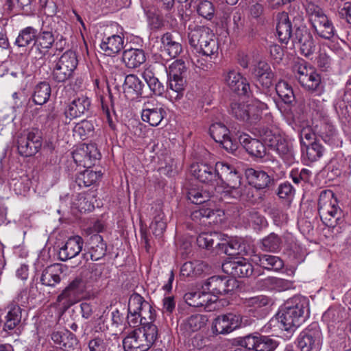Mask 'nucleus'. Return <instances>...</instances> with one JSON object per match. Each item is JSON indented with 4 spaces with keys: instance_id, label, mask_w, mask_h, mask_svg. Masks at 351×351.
Returning a JSON list of instances; mask_svg holds the SVG:
<instances>
[{
    "instance_id": "nucleus-43",
    "label": "nucleus",
    "mask_w": 351,
    "mask_h": 351,
    "mask_svg": "<svg viewBox=\"0 0 351 351\" xmlns=\"http://www.w3.org/2000/svg\"><path fill=\"white\" fill-rule=\"evenodd\" d=\"M282 240L280 237L274 232L270 233L261 240V248L263 251L277 252L280 250Z\"/></svg>"
},
{
    "instance_id": "nucleus-14",
    "label": "nucleus",
    "mask_w": 351,
    "mask_h": 351,
    "mask_svg": "<svg viewBox=\"0 0 351 351\" xmlns=\"http://www.w3.org/2000/svg\"><path fill=\"white\" fill-rule=\"evenodd\" d=\"M85 291V283L82 278H76L58 296L57 302L64 308L77 302Z\"/></svg>"
},
{
    "instance_id": "nucleus-9",
    "label": "nucleus",
    "mask_w": 351,
    "mask_h": 351,
    "mask_svg": "<svg viewBox=\"0 0 351 351\" xmlns=\"http://www.w3.org/2000/svg\"><path fill=\"white\" fill-rule=\"evenodd\" d=\"M77 64L75 53L71 50L65 51L52 67V80L57 83H64L70 80L73 77Z\"/></svg>"
},
{
    "instance_id": "nucleus-7",
    "label": "nucleus",
    "mask_w": 351,
    "mask_h": 351,
    "mask_svg": "<svg viewBox=\"0 0 351 351\" xmlns=\"http://www.w3.org/2000/svg\"><path fill=\"white\" fill-rule=\"evenodd\" d=\"M266 109H267V105L256 99L248 104L232 103L230 106V113L241 121L255 124L261 120L263 111Z\"/></svg>"
},
{
    "instance_id": "nucleus-10",
    "label": "nucleus",
    "mask_w": 351,
    "mask_h": 351,
    "mask_svg": "<svg viewBox=\"0 0 351 351\" xmlns=\"http://www.w3.org/2000/svg\"><path fill=\"white\" fill-rule=\"evenodd\" d=\"M186 66L184 60H175L169 67L168 87L169 94L176 99L182 97L186 85Z\"/></svg>"
},
{
    "instance_id": "nucleus-23",
    "label": "nucleus",
    "mask_w": 351,
    "mask_h": 351,
    "mask_svg": "<svg viewBox=\"0 0 351 351\" xmlns=\"http://www.w3.org/2000/svg\"><path fill=\"white\" fill-rule=\"evenodd\" d=\"M225 81L230 88L239 95L252 96L250 84L246 78L234 70L230 71L225 76Z\"/></svg>"
},
{
    "instance_id": "nucleus-51",
    "label": "nucleus",
    "mask_w": 351,
    "mask_h": 351,
    "mask_svg": "<svg viewBox=\"0 0 351 351\" xmlns=\"http://www.w3.org/2000/svg\"><path fill=\"white\" fill-rule=\"evenodd\" d=\"M188 199L195 204H201L210 201L211 193L200 188H191L187 193Z\"/></svg>"
},
{
    "instance_id": "nucleus-55",
    "label": "nucleus",
    "mask_w": 351,
    "mask_h": 351,
    "mask_svg": "<svg viewBox=\"0 0 351 351\" xmlns=\"http://www.w3.org/2000/svg\"><path fill=\"white\" fill-rule=\"evenodd\" d=\"M234 168V166L224 162H216V186L221 185V183L224 180V178H226L230 172H232Z\"/></svg>"
},
{
    "instance_id": "nucleus-27",
    "label": "nucleus",
    "mask_w": 351,
    "mask_h": 351,
    "mask_svg": "<svg viewBox=\"0 0 351 351\" xmlns=\"http://www.w3.org/2000/svg\"><path fill=\"white\" fill-rule=\"evenodd\" d=\"M245 176L249 184L257 189H264L274 184L275 180L264 171L248 168Z\"/></svg>"
},
{
    "instance_id": "nucleus-30",
    "label": "nucleus",
    "mask_w": 351,
    "mask_h": 351,
    "mask_svg": "<svg viewBox=\"0 0 351 351\" xmlns=\"http://www.w3.org/2000/svg\"><path fill=\"white\" fill-rule=\"evenodd\" d=\"M178 34L167 32L161 37V47L171 58H175L182 51V46L179 40Z\"/></svg>"
},
{
    "instance_id": "nucleus-19",
    "label": "nucleus",
    "mask_w": 351,
    "mask_h": 351,
    "mask_svg": "<svg viewBox=\"0 0 351 351\" xmlns=\"http://www.w3.org/2000/svg\"><path fill=\"white\" fill-rule=\"evenodd\" d=\"M241 322V319L239 315L232 313L220 315L213 322V332L216 335L228 334L239 328Z\"/></svg>"
},
{
    "instance_id": "nucleus-58",
    "label": "nucleus",
    "mask_w": 351,
    "mask_h": 351,
    "mask_svg": "<svg viewBox=\"0 0 351 351\" xmlns=\"http://www.w3.org/2000/svg\"><path fill=\"white\" fill-rule=\"evenodd\" d=\"M311 175V171L309 169L305 168L301 169L298 168L293 169L290 172V177L291 178L293 182L297 184L302 182H308Z\"/></svg>"
},
{
    "instance_id": "nucleus-25",
    "label": "nucleus",
    "mask_w": 351,
    "mask_h": 351,
    "mask_svg": "<svg viewBox=\"0 0 351 351\" xmlns=\"http://www.w3.org/2000/svg\"><path fill=\"white\" fill-rule=\"evenodd\" d=\"M156 317V311L150 304H145V307L136 316L132 315H128L127 316L128 322L130 326L136 327L138 325H141L140 328H144L149 326H156L154 324Z\"/></svg>"
},
{
    "instance_id": "nucleus-17",
    "label": "nucleus",
    "mask_w": 351,
    "mask_h": 351,
    "mask_svg": "<svg viewBox=\"0 0 351 351\" xmlns=\"http://www.w3.org/2000/svg\"><path fill=\"white\" fill-rule=\"evenodd\" d=\"M100 158V152L95 144H83L73 152L75 163L86 168L95 165Z\"/></svg>"
},
{
    "instance_id": "nucleus-46",
    "label": "nucleus",
    "mask_w": 351,
    "mask_h": 351,
    "mask_svg": "<svg viewBox=\"0 0 351 351\" xmlns=\"http://www.w3.org/2000/svg\"><path fill=\"white\" fill-rule=\"evenodd\" d=\"M37 30L32 27H27L19 32L14 44L19 47H25L35 42Z\"/></svg>"
},
{
    "instance_id": "nucleus-63",
    "label": "nucleus",
    "mask_w": 351,
    "mask_h": 351,
    "mask_svg": "<svg viewBox=\"0 0 351 351\" xmlns=\"http://www.w3.org/2000/svg\"><path fill=\"white\" fill-rule=\"evenodd\" d=\"M62 343H61L60 348L66 351L74 350L78 346V340L75 335L69 330L64 332V335L62 336Z\"/></svg>"
},
{
    "instance_id": "nucleus-18",
    "label": "nucleus",
    "mask_w": 351,
    "mask_h": 351,
    "mask_svg": "<svg viewBox=\"0 0 351 351\" xmlns=\"http://www.w3.org/2000/svg\"><path fill=\"white\" fill-rule=\"evenodd\" d=\"M235 280L227 277L212 276L209 278L203 285L202 289L206 291L210 295L217 297L219 295H224L232 291L235 286Z\"/></svg>"
},
{
    "instance_id": "nucleus-33",
    "label": "nucleus",
    "mask_w": 351,
    "mask_h": 351,
    "mask_svg": "<svg viewBox=\"0 0 351 351\" xmlns=\"http://www.w3.org/2000/svg\"><path fill=\"white\" fill-rule=\"evenodd\" d=\"M184 299L187 304L193 307H204L207 308L209 305L216 301L213 300L211 295L205 290L202 291H192L184 294Z\"/></svg>"
},
{
    "instance_id": "nucleus-34",
    "label": "nucleus",
    "mask_w": 351,
    "mask_h": 351,
    "mask_svg": "<svg viewBox=\"0 0 351 351\" xmlns=\"http://www.w3.org/2000/svg\"><path fill=\"white\" fill-rule=\"evenodd\" d=\"M123 36L113 34L102 39L100 48L106 56H111L119 53L123 48Z\"/></svg>"
},
{
    "instance_id": "nucleus-59",
    "label": "nucleus",
    "mask_w": 351,
    "mask_h": 351,
    "mask_svg": "<svg viewBox=\"0 0 351 351\" xmlns=\"http://www.w3.org/2000/svg\"><path fill=\"white\" fill-rule=\"evenodd\" d=\"M197 12L203 18L210 20L215 15V8L212 2L203 0L198 4Z\"/></svg>"
},
{
    "instance_id": "nucleus-8",
    "label": "nucleus",
    "mask_w": 351,
    "mask_h": 351,
    "mask_svg": "<svg viewBox=\"0 0 351 351\" xmlns=\"http://www.w3.org/2000/svg\"><path fill=\"white\" fill-rule=\"evenodd\" d=\"M306 12L313 28L319 37L330 40L335 36V27L321 8L314 3H308Z\"/></svg>"
},
{
    "instance_id": "nucleus-35",
    "label": "nucleus",
    "mask_w": 351,
    "mask_h": 351,
    "mask_svg": "<svg viewBox=\"0 0 351 351\" xmlns=\"http://www.w3.org/2000/svg\"><path fill=\"white\" fill-rule=\"evenodd\" d=\"M45 23V22H43V25L40 32L36 34L35 43L34 44V46L36 47L38 51L40 58L45 55L43 49L48 51L51 48L55 42L52 32L44 28Z\"/></svg>"
},
{
    "instance_id": "nucleus-38",
    "label": "nucleus",
    "mask_w": 351,
    "mask_h": 351,
    "mask_svg": "<svg viewBox=\"0 0 351 351\" xmlns=\"http://www.w3.org/2000/svg\"><path fill=\"white\" fill-rule=\"evenodd\" d=\"M51 93L50 84L47 82H40L34 88L33 101L36 105H43L49 99Z\"/></svg>"
},
{
    "instance_id": "nucleus-44",
    "label": "nucleus",
    "mask_w": 351,
    "mask_h": 351,
    "mask_svg": "<svg viewBox=\"0 0 351 351\" xmlns=\"http://www.w3.org/2000/svg\"><path fill=\"white\" fill-rule=\"evenodd\" d=\"M10 189L16 195H25L30 188V181L25 175L12 178L9 182Z\"/></svg>"
},
{
    "instance_id": "nucleus-15",
    "label": "nucleus",
    "mask_w": 351,
    "mask_h": 351,
    "mask_svg": "<svg viewBox=\"0 0 351 351\" xmlns=\"http://www.w3.org/2000/svg\"><path fill=\"white\" fill-rule=\"evenodd\" d=\"M291 19L294 21H302V12L299 10H291L289 12H282L277 14L276 31L280 41L287 43L292 35V25Z\"/></svg>"
},
{
    "instance_id": "nucleus-36",
    "label": "nucleus",
    "mask_w": 351,
    "mask_h": 351,
    "mask_svg": "<svg viewBox=\"0 0 351 351\" xmlns=\"http://www.w3.org/2000/svg\"><path fill=\"white\" fill-rule=\"evenodd\" d=\"M144 51L140 49L130 48L123 52L122 61L130 69H135L145 62Z\"/></svg>"
},
{
    "instance_id": "nucleus-47",
    "label": "nucleus",
    "mask_w": 351,
    "mask_h": 351,
    "mask_svg": "<svg viewBox=\"0 0 351 351\" xmlns=\"http://www.w3.org/2000/svg\"><path fill=\"white\" fill-rule=\"evenodd\" d=\"M271 299L266 295H257L245 299L243 304L246 307L250 308L251 311H259L269 306Z\"/></svg>"
},
{
    "instance_id": "nucleus-21",
    "label": "nucleus",
    "mask_w": 351,
    "mask_h": 351,
    "mask_svg": "<svg viewBox=\"0 0 351 351\" xmlns=\"http://www.w3.org/2000/svg\"><path fill=\"white\" fill-rule=\"evenodd\" d=\"M293 40L299 44L300 53L305 57L308 58L315 52V45L313 35L305 25L296 28Z\"/></svg>"
},
{
    "instance_id": "nucleus-26",
    "label": "nucleus",
    "mask_w": 351,
    "mask_h": 351,
    "mask_svg": "<svg viewBox=\"0 0 351 351\" xmlns=\"http://www.w3.org/2000/svg\"><path fill=\"white\" fill-rule=\"evenodd\" d=\"M190 171L193 176L203 183L216 186V171L214 167L203 162L193 163L191 165Z\"/></svg>"
},
{
    "instance_id": "nucleus-3",
    "label": "nucleus",
    "mask_w": 351,
    "mask_h": 351,
    "mask_svg": "<svg viewBox=\"0 0 351 351\" xmlns=\"http://www.w3.org/2000/svg\"><path fill=\"white\" fill-rule=\"evenodd\" d=\"M318 212L322 222L328 227L334 228L343 222V211L334 193L330 190H324L320 193Z\"/></svg>"
},
{
    "instance_id": "nucleus-56",
    "label": "nucleus",
    "mask_w": 351,
    "mask_h": 351,
    "mask_svg": "<svg viewBox=\"0 0 351 351\" xmlns=\"http://www.w3.org/2000/svg\"><path fill=\"white\" fill-rule=\"evenodd\" d=\"M324 148L318 141L310 143L306 145V157L310 162H315L319 159L324 154Z\"/></svg>"
},
{
    "instance_id": "nucleus-54",
    "label": "nucleus",
    "mask_w": 351,
    "mask_h": 351,
    "mask_svg": "<svg viewBox=\"0 0 351 351\" xmlns=\"http://www.w3.org/2000/svg\"><path fill=\"white\" fill-rule=\"evenodd\" d=\"M95 123L93 120H82L75 125L73 132L80 138L90 136L94 133Z\"/></svg>"
},
{
    "instance_id": "nucleus-42",
    "label": "nucleus",
    "mask_w": 351,
    "mask_h": 351,
    "mask_svg": "<svg viewBox=\"0 0 351 351\" xmlns=\"http://www.w3.org/2000/svg\"><path fill=\"white\" fill-rule=\"evenodd\" d=\"M206 265L199 261H189L182 265L180 269V275L183 277H196L201 275Z\"/></svg>"
},
{
    "instance_id": "nucleus-41",
    "label": "nucleus",
    "mask_w": 351,
    "mask_h": 351,
    "mask_svg": "<svg viewBox=\"0 0 351 351\" xmlns=\"http://www.w3.org/2000/svg\"><path fill=\"white\" fill-rule=\"evenodd\" d=\"M207 322L208 318L206 315L200 314L193 315L184 322L181 327H183L186 332L191 333L204 327Z\"/></svg>"
},
{
    "instance_id": "nucleus-2",
    "label": "nucleus",
    "mask_w": 351,
    "mask_h": 351,
    "mask_svg": "<svg viewBox=\"0 0 351 351\" xmlns=\"http://www.w3.org/2000/svg\"><path fill=\"white\" fill-rule=\"evenodd\" d=\"M189 43L197 53L210 58L217 55L218 44L208 27L195 25L193 28L189 27Z\"/></svg>"
},
{
    "instance_id": "nucleus-11",
    "label": "nucleus",
    "mask_w": 351,
    "mask_h": 351,
    "mask_svg": "<svg viewBox=\"0 0 351 351\" xmlns=\"http://www.w3.org/2000/svg\"><path fill=\"white\" fill-rule=\"evenodd\" d=\"M3 316L1 317L3 323V331L8 335H17L21 332L23 309L16 302L9 303L3 310Z\"/></svg>"
},
{
    "instance_id": "nucleus-28",
    "label": "nucleus",
    "mask_w": 351,
    "mask_h": 351,
    "mask_svg": "<svg viewBox=\"0 0 351 351\" xmlns=\"http://www.w3.org/2000/svg\"><path fill=\"white\" fill-rule=\"evenodd\" d=\"M90 107V100L86 96L75 98L70 102L64 110V115L71 121L81 117L88 112Z\"/></svg>"
},
{
    "instance_id": "nucleus-24",
    "label": "nucleus",
    "mask_w": 351,
    "mask_h": 351,
    "mask_svg": "<svg viewBox=\"0 0 351 351\" xmlns=\"http://www.w3.org/2000/svg\"><path fill=\"white\" fill-rule=\"evenodd\" d=\"M165 114V110L160 104L148 101L143 105L141 119L152 126H157L164 119Z\"/></svg>"
},
{
    "instance_id": "nucleus-4",
    "label": "nucleus",
    "mask_w": 351,
    "mask_h": 351,
    "mask_svg": "<svg viewBox=\"0 0 351 351\" xmlns=\"http://www.w3.org/2000/svg\"><path fill=\"white\" fill-rule=\"evenodd\" d=\"M158 336L157 326L134 328L123 339V349L125 351H148Z\"/></svg>"
},
{
    "instance_id": "nucleus-40",
    "label": "nucleus",
    "mask_w": 351,
    "mask_h": 351,
    "mask_svg": "<svg viewBox=\"0 0 351 351\" xmlns=\"http://www.w3.org/2000/svg\"><path fill=\"white\" fill-rule=\"evenodd\" d=\"M258 286L262 289L284 291L289 287V282L282 278L276 277H267L258 282Z\"/></svg>"
},
{
    "instance_id": "nucleus-12",
    "label": "nucleus",
    "mask_w": 351,
    "mask_h": 351,
    "mask_svg": "<svg viewBox=\"0 0 351 351\" xmlns=\"http://www.w3.org/2000/svg\"><path fill=\"white\" fill-rule=\"evenodd\" d=\"M322 346V332L317 324L302 331L297 339V347L300 351H319Z\"/></svg>"
},
{
    "instance_id": "nucleus-6",
    "label": "nucleus",
    "mask_w": 351,
    "mask_h": 351,
    "mask_svg": "<svg viewBox=\"0 0 351 351\" xmlns=\"http://www.w3.org/2000/svg\"><path fill=\"white\" fill-rule=\"evenodd\" d=\"M261 136L265 143L270 149L276 152L279 156L288 165L295 160L293 146L285 137L278 133H275L268 128H263Z\"/></svg>"
},
{
    "instance_id": "nucleus-13",
    "label": "nucleus",
    "mask_w": 351,
    "mask_h": 351,
    "mask_svg": "<svg viewBox=\"0 0 351 351\" xmlns=\"http://www.w3.org/2000/svg\"><path fill=\"white\" fill-rule=\"evenodd\" d=\"M17 147L19 154L25 157L36 154L42 145L40 132L38 129H32L18 136Z\"/></svg>"
},
{
    "instance_id": "nucleus-1",
    "label": "nucleus",
    "mask_w": 351,
    "mask_h": 351,
    "mask_svg": "<svg viewBox=\"0 0 351 351\" xmlns=\"http://www.w3.org/2000/svg\"><path fill=\"white\" fill-rule=\"evenodd\" d=\"M308 313V301L302 296L295 295L284 304L276 315L280 328L293 332L306 319Z\"/></svg>"
},
{
    "instance_id": "nucleus-32",
    "label": "nucleus",
    "mask_w": 351,
    "mask_h": 351,
    "mask_svg": "<svg viewBox=\"0 0 351 351\" xmlns=\"http://www.w3.org/2000/svg\"><path fill=\"white\" fill-rule=\"evenodd\" d=\"M62 275L63 269L60 265H51L43 271L40 281L45 286L55 287L62 280Z\"/></svg>"
},
{
    "instance_id": "nucleus-37",
    "label": "nucleus",
    "mask_w": 351,
    "mask_h": 351,
    "mask_svg": "<svg viewBox=\"0 0 351 351\" xmlns=\"http://www.w3.org/2000/svg\"><path fill=\"white\" fill-rule=\"evenodd\" d=\"M89 245L88 252L92 261H99L105 256L107 246L100 234H95L90 236Z\"/></svg>"
},
{
    "instance_id": "nucleus-20",
    "label": "nucleus",
    "mask_w": 351,
    "mask_h": 351,
    "mask_svg": "<svg viewBox=\"0 0 351 351\" xmlns=\"http://www.w3.org/2000/svg\"><path fill=\"white\" fill-rule=\"evenodd\" d=\"M123 88L125 97L130 99L138 97H147L150 95L146 85L134 74L125 76Z\"/></svg>"
},
{
    "instance_id": "nucleus-45",
    "label": "nucleus",
    "mask_w": 351,
    "mask_h": 351,
    "mask_svg": "<svg viewBox=\"0 0 351 351\" xmlns=\"http://www.w3.org/2000/svg\"><path fill=\"white\" fill-rule=\"evenodd\" d=\"M101 176L100 171H94L88 168L77 174L75 182L80 187H88L93 184Z\"/></svg>"
},
{
    "instance_id": "nucleus-64",
    "label": "nucleus",
    "mask_w": 351,
    "mask_h": 351,
    "mask_svg": "<svg viewBox=\"0 0 351 351\" xmlns=\"http://www.w3.org/2000/svg\"><path fill=\"white\" fill-rule=\"evenodd\" d=\"M276 347V342L269 337L259 336L256 351H274Z\"/></svg>"
},
{
    "instance_id": "nucleus-61",
    "label": "nucleus",
    "mask_w": 351,
    "mask_h": 351,
    "mask_svg": "<svg viewBox=\"0 0 351 351\" xmlns=\"http://www.w3.org/2000/svg\"><path fill=\"white\" fill-rule=\"evenodd\" d=\"M295 193V189L288 181H285L280 184L276 189V195L280 199H291L293 197Z\"/></svg>"
},
{
    "instance_id": "nucleus-52",
    "label": "nucleus",
    "mask_w": 351,
    "mask_h": 351,
    "mask_svg": "<svg viewBox=\"0 0 351 351\" xmlns=\"http://www.w3.org/2000/svg\"><path fill=\"white\" fill-rule=\"evenodd\" d=\"M144 80L149 88V92L150 95L154 94L161 95L164 90L165 87L158 80L157 77L154 76L153 73L149 71H145L143 73Z\"/></svg>"
},
{
    "instance_id": "nucleus-16",
    "label": "nucleus",
    "mask_w": 351,
    "mask_h": 351,
    "mask_svg": "<svg viewBox=\"0 0 351 351\" xmlns=\"http://www.w3.org/2000/svg\"><path fill=\"white\" fill-rule=\"evenodd\" d=\"M223 271L234 278L250 276L253 273L252 265L244 258L230 257L222 264Z\"/></svg>"
},
{
    "instance_id": "nucleus-57",
    "label": "nucleus",
    "mask_w": 351,
    "mask_h": 351,
    "mask_svg": "<svg viewBox=\"0 0 351 351\" xmlns=\"http://www.w3.org/2000/svg\"><path fill=\"white\" fill-rule=\"evenodd\" d=\"M350 98L351 94H349L346 97L344 93L340 98L335 101L334 108L339 118H347V117L349 116L350 112L348 109V106L346 103L349 101Z\"/></svg>"
},
{
    "instance_id": "nucleus-5",
    "label": "nucleus",
    "mask_w": 351,
    "mask_h": 351,
    "mask_svg": "<svg viewBox=\"0 0 351 351\" xmlns=\"http://www.w3.org/2000/svg\"><path fill=\"white\" fill-rule=\"evenodd\" d=\"M293 71L300 86L311 93L319 95L324 90L320 75L305 62L295 63Z\"/></svg>"
},
{
    "instance_id": "nucleus-53",
    "label": "nucleus",
    "mask_w": 351,
    "mask_h": 351,
    "mask_svg": "<svg viewBox=\"0 0 351 351\" xmlns=\"http://www.w3.org/2000/svg\"><path fill=\"white\" fill-rule=\"evenodd\" d=\"M219 235L216 232H202L198 235L196 241L199 247L210 250L215 244L219 243Z\"/></svg>"
},
{
    "instance_id": "nucleus-62",
    "label": "nucleus",
    "mask_w": 351,
    "mask_h": 351,
    "mask_svg": "<svg viewBox=\"0 0 351 351\" xmlns=\"http://www.w3.org/2000/svg\"><path fill=\"white\" fill-rule=\"evenodd\" d=\"M217 246L229 256H234L240 254L241 245L237 241H230L222 243H217Z\"/></svg>"
},
{
    "instance_id": "nucleus-48",
    "label": "nucleus",
    "mask_w": 351,
    "mask_h": 351,
    "mask_svg": "<svg viewBox=\"0 0 351 351\" xmlns=\"http://www.w3.org/2000/svg\"><path fill=\"white\" fill-rule=\"evenodd\" d=\"M259 265L267 270L278 271L284 266L282 260L276 256L263 254L258 257Z\"/></svg>"
},
{
    "instance_id": "nucleus-60",
    "label": "nucleus",
    "mask_w": 351,
    "mask_h": 351,
    "mask_svg": "<svg viewBox=\"0 0 351 351\" xmlns=\"http://www.w3.org/2000/svg\"><path fill=\"white\" fill-rule=\"evenodd\" d=\"M320 137L326 143L329 145L335 143L337 132L333 125L330 123H324L323 128L320 130Z\"/></svg>"
},
{
    "instance_id": "nucleus-31",
    "label": "nucleus",
    "mask_w": 351,
    "mask_h": 351,
    "mask_svg": "<svg viewBox=\"0 0 351 351\" xmlns=\"http://www.w3.org/2000/svg\"><path fill=\"white\" fill-rule=\"evenodd\" d=\"M239 141L246 152L256 158H263L266 154L265 145L259 140L251 138L247 134L241 135Z\"/></svg>"
},
{
    "instance_id": "nucleus-29",
    "label": "nucleus",
    "mask_w": 351,
    "mask_h": 351,
    "mask_svg": "<svg viewBox=\"0 0 351 351\" xmlns=\"http://www.w3.org/2000/svg\"><path fill=\"white\" fill-rule=\"evenodd\" d=\"M83 239L80 236L70 237L65 244L60 249L58 256L60 260L66 261L77 256L82 250Z\"/></svg>"
},
{
    "instance_id": "nucleus-22",
    "label": "nucleus",
    "mask_w": 351,
    "mask_h": 351,
    "mask_svg": "<svg viewBox=\"0 0 351 351\" xmlns=\"http://www.w3.org/2000/svg\"><path fill=\"white\" fill-rule=\"evenodd\" d=\"M209 132L211 137L228 152L235 151L237 148V143L233 142L230 136V131L221 123H215L210 125Z\"/></svg>"
},
{
    "instance_id": "nucleus-50",
    "label": "nucleus",
    "mask_w": 351,
    "mask_h": 351,
    "mask_svg": "<svg viewBox=\"0 0 351 351\" xmlns=\"http://www.w3.org/2000/svg\"><path fill=\"white\" fill-rule=\"evenodd\" d=\"M145 304L149 303L140 294L133 293L129 298L128 315L136 316V315L145 307Z\"/></svg>"
},
{
    "instance_id": "nucleus-39",
    "label": "nucleus",
    "mask_w": 351,
    "mask_h": 351,
    "mask_svg": "<svg viewBox=\"0 0 351 351\" xmlns=\"http://www.w3.org/2000/svg\"><path fill=\"white\" fill-rule=\"evenodd\" d=\"M222 184L226 185L232 193H234L233 195L234 197L237 198L242 195L241 176L236 168L226 178H224V180L221 183V185Z\"/></svg>"
},
{
    "instance_id": "nucleus-49",
    "label": "nucleus",
    "mask_w": 351,
    "mask_h": 351,
    "mask_svg": "<svg viewBox=\"0 0 351 351\" xmlns=\"http://www.w3.org/2000/svg\"><path fill=\"white\" fill-rule=\"evenodd\" d=\"M276 90L285 104H291L294 101L295 95L293 89L287 82L279 81L276 85Z\"/></svg>"
}]
</instances>
